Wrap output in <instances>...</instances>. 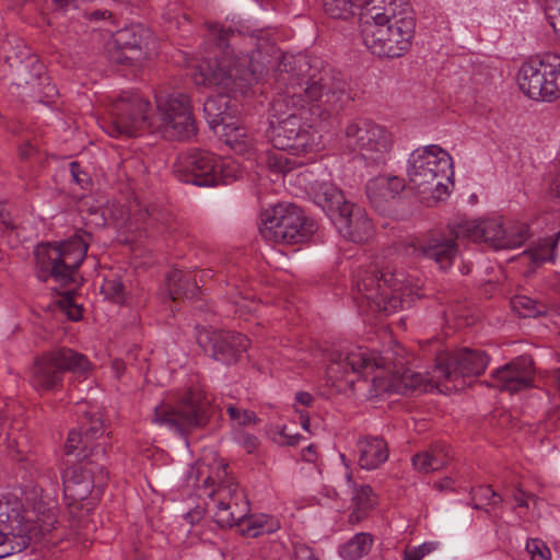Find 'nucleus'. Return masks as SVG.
Instances as JSON below:
<instances>
[{
  "label": "nucleus",
  "mask_w": 560,
  "mask_h": 560,
  "mask_svg": "<svg viewBox=\"0 0 560 560\" xmlns=\"http://www.w3.org/2000/svg\"><path fill=\"white\" fill-rule=\"evenodd\" d=\"M276 82L282 90L272 103L270 140L277 150L293 155L315 149V132L302 124L304 114L326 120L337 115L349 100L346 82L331 69H316L304 59L284 57L278 67Z\"/></svg>",
  "instance_id": "nucleus-1"
},
{
  "label": "nucleus",
  "mask_w": 560,
  "mask_h": 560,
  "mask_svg": "<svg viewBox=\"0 0 560 560\" xmlns=\"http://www.w3.org/2000/svg\"><path fill=\"white\" fill-rule=\"evenodd\" d=\"M208 28L219 52L213 58L202 59L191 78L198 86L218 88L225 92L208 97L203 113L210 128L218 132V128L222 127L226 144L243 154L252 149V141L243 128L232 122L229 93H245L255 81V73L247 56H235L230 49L229 38L234 35L231 27L224 28L213 23L208 24Z\"/></svg>",
  "instance_id": "nucleus-2"
},
{
  "label": "nucleus",
  "mask_w": 560,
  "mask_h": 560,
  "mask_svg": "<svg viewBox=\"0 0 560 560\" xmlns=\"http://www.w3.org/2000/svg\"><path fill=\"white\" fill-rule=\"evenodd\" d=\"M375 370L382 371L373 382L384 378L383 390L409 395L415 390L427 392L433 387L432 380L421 373L405 368L404 349L396 346L383 352H370L362 347H351L334 351L326 368L327 383L342 390L353 388L357 381L366 377Z\"/></svg>",
  "instance_id": "nucleus-3"
},
{
  "label": "nucleus",
  "mask_w": 560,
  "mask_h": 560,
  "mask_svg": "<svg viewBox=\"0 0 560 560\" xmlns=\"http://www.w3.org/2000/svg\"><path fill=\"white\" fill-rule=\"evenodd\" d=\"M528 225L521 222L504 224L501 219L489 218L480 221H466L454 228L448 235L432 232L422 240L412 242L413 253L433 260L440 269H448L458 254L456 240L468 238L483 242L495 249L522 246L528 238Z\"/></svg>",
  "instance_id": "nucleus-4"
},
{
  "label": "nucleus",
  "mask_w": 560,
  "mask_h": 560,
  "mask_svg": "<svg viewBox=\"0 0 560 560\" xmlns=\"http://www.w3.org/2000/svg\"><path fill=\"white\" fill-rule=\"evenodd\" d=\"M363 44L380 58L405 55L415 35V18L406 0H369L360 19Z\"/></svg>",
  "instance_id": "nucleus-5"
},
{
  "label": "nucleus",
  "mask_w": 560,
  "mask_h": 560,
  "mask_svg": "<svg viewBox=\"0 0 560 560\" xmlns=\"http://www.w3.org/2000/svg\"><path fill=\"white\" fill-rule=\"evenodd\" d=\"M91 234L77 232L72 237L59 245L40 244L34 252L37 278L46 282L54 278L61 284H69L84 260Z\"/></svg>",
  "instance_id": "nucleus-6"
},
{
  "label": "nucleus",
  "mask_w": 560,
  "mask_h": 560,
  "mask_svg": "<svg viewBox=\"0 0 560 560\" xmlns=\"http://www.w3.org/2000/svg\"><path fill=\"white\" fill-rule=\"evenodd\" d=\"M229 465L221 464L215 471V476H208L203 480L205 488L211 489L208 493L210 498L209 508L213 512L214 522L222 528L240 525L249 513V503L242 489L229 477Z\"/></svg>",
  "instance_id": "nucleus-7"
},
{
  "label": "nucleus",
  "mask_w": 560,
  "mask_h": 560,
  "mask_svg": "<svg viewBox=\"0 0 560 560\" xmlns=\"http://www.w3.org/2000/svg\"><path fill=\"white\" fill-rule=\"evenodd\" d=\"M148 128L166 140H186L197 133L188 95L174 92L156 97V110L151 116Z\"/></svg>",
  "instance_id": "nucleus-8"
},
{
  "label": "nucleus",
  "mask_w": 560,
  "mask_h": 560,
  "mask_svg": "<svg viewBox=\"0 0 560 560\" xmlns=\"http://www.w3.org/2000/svg\"><path fill=\"white\" fill-rule=\"evenodd\" d=\"M316 224L295 205L279 203L261 215L259 232L266 241L296 244L307 240Z\"/></svg>",
  "instance_id": "nucleus-9"
},
{
  "label": "nucleus",
  "mask_w": 560,
  "mask_h": 560,
  "mask_svg": "<svg viewBox=\"0 0 560 560\" xmlns=\"http://www.w3.org/2000/svg\"><path fill=\"white\" fill-rule=\"evenodd\" d=\"M91 369L88 358L70 348H58L36 358L31 382L40 390H55L62 384L65 372L83 375Z\"/></svg>",
  "instance_id": "nucleus-10"
},
{
  "label": "nucleus",
  "mask_w": 560,
  "mask_h": 560,
  "mask_svg": "<svg viewBox=\"0 0 560 560\" xmlns=\"http://www.w3.org/2000/svg\"><path fill=\"white\" fill-rule=\"evenodd\" d=\"M345 145L358 151L371 165H384L393 147L390 133L373 120L358 117L347 122L343 131Z\"/></svg>",
  "instance_id": "nucleus-11"
},
{
  "label": "nucleus",
  "mask_w": 560,
  "mask_h": 560,
  "mask_svg": "<svg viewBox=\"0 0 560 560\" xmlns=\"http://www.w3.org/2000/svg\"><path fill=\"white\" fill-rule=\"evenodd\" d=\"M401 279L393 272L372 266L358 275L355 300L360 306L366 305L372 312L389 314L401 301L394 293L400 289Z\"/></svg>",
  "instance_id": "nucleus-12"
},
{
  "label": "nucleus",
  "mask_w": 560,
  "mask_h": 560,
  "mask_svg": "<svg viewBox=\"0 0 560 560\" xmlns=\"http://www.w3.org/2000/svg\"><path fill=\"white\" fill-rule=\"evenodd\" d=\"M211 409L210 402L200 392L189 389L176 405L156 406L153 421L167 425L180 435H188L209 422Z\"/></svg>",
  "instance_id": "nucleus-13"
},
{
  "label": "nucleus",
  "mask_w": 560,
  "mask_h": 560,
  "mask_svg": "<svg viewBox=\"0 0 560 560\" xmlns=\"http://www.w3.org/2000/svg\"><path fill=\"white\" fill-rule=\"evenodd\" d=\"M4 63L11 69L12 86L20 90L23 100L49 104L58 95L45 66L35 56L27 55L24 59L18 55L5 56Z\"/></svg>",
  "instance_id": "nucleus-14"
},
{
  "label": "nucleus",
  "mask_w": 560,
  "mask_h": 560,
  "mask_svg": "<svg viewBox=\"0 0 560 560\" xmlns=\"http://www.w3.org/2000/svg\"><path fill=\"white\" fill-rule=\"evenodd\" d=\"M530 58L518 70L517 83L529 98L552 102L560 97V59Z\"/></svg>",
  "instance_id": "nucleus-15"
},
{
  "label": "nucleus",
  "mask_w": 560,
  "mask_h": 560,
  "mask_svg": "<svg viewBox=\"0 0 560 560\" xmlns=\"http://www.w3.org/2000/svg\"><path fill=\"white\" fill-rule=\"evenodd\" d=\"M105 447L96 444L90 454H83L80 463L69 467L63 474L65 492L73 500L86 499L93 489H101L108 479L103 463Z\"/></svg>",
  "instance_id": "nucleus-16"
},
{
  "label": "nucleus",
  "mask_w": 560,
  "mask_h": 560,
  "mask_svg": "<svg viewBox=\"0 0 560 560\" xmlns=\"http://www.w3.org/2000/svg\"><path fill=\"white\" fill-rule=\"evenodd\" d=\"M174 167L182 182L200 187L225 184L230 176L224 164L212 153L198 149L180 153Z\"/></svg>",
  "instance_id": "nucleus-17"
},
{
  "label": "nucleus",
  "mask_w": 560,
  "mask_h": 560,
  "mask_svg": "<svg viewBox=\"0 0 560 560\" xmlns=\"http://www.w3.org/2000/svg\"><path fill=\"white\" fill-rule=\"evenodd\" d=\"M31 527L20 500L0 498V559L27 548L31 541Z\"/></svg>",
  "instance_id": "nucleus-18"
},
{
  "label": "nucleus",
  "mask_w": 560,
  "mask_h": 560,
  "mask_svg": "<svg viewBox=\"0 0 560 560\" xmlns=\"http://www.w3.org/2000/svg\"><path fill=\"white\" fill-rule=\"evenodd\" d=\"M452 166L451 155L439 145H428L421 152L416 151L410 158L408 168L409 182L420 192H425L435 186L436 190L445 189L438 179L446 177V171Z\"/></svg>",
  "instance_id": "nucleus-19"
},
{
  "label": "nucleus",
  "mask_w": 560,
  "mask_h": 560,
  "mask_svg": "<svg viewBox=\"0 0 560 560\" xmlns=\"http://www.w3.org/2000/svg\"><path fill=\"white\" fill-rule=\"evenodd\" d=\"M488 363L489 357L480 350L463 348L455 351H444L436 357L435 373L439 374L438 377L454 382L453 388L458 390L465 387L466 377L480 375Z\"/></svg>",
  "instance_id": "nucleus-20"
},
{
  "label": "nucleus",
  "mask_w": 560,
  "mask_h": 560,
  "mask_svg": "<svg viewBox=\"0 0 560 560\" xmlns=\"http://www.w3.org/2000/svg\"><path fill=\"white\" fill-rule=\"evenodd\" d=\"M149 103L138 94L126 93L115 100L109 108L110 117L106 131L109 136H135L148 127L151 116L147 115Z\"/></svg>",
  "instance_id": "nucleus-21"
},
{
  "label": "nucleus",
  "mask_w": 560,
  "mask_h": 560,
  "mask_svg": "<svg viewBox=\"0 0 560 560\" xmlns=\"http://www.w3.org/2000/svg\"><path fill=\"white\" fill-rule=\"evenodd\" d=\"M196 339L206 353L228 365L236 363L249 345L248 338L242 334L206 328L198 329Z\"/></svg>",
  "instance_id": "nucleus-22"
},
{
  "label": "nucleus",
  "mask_w": 560,
  "mask_h": 560,
  "mask_svg": "<svg viewBox=\"0 0 560 560\" xmlns=\"http://www.w3.org/2000/svg\"><path fill=\"white\" fill-rule=\"evenodd\" d=\"M151 39V32L140 24L124 27L114 35L112 59L120 65H135L145 58Z\"/></svg>",
  "instance_id": "nucleus-23"
},
{
  "label": "nucleus",
  "mask_w": 560,
  "mask_h": 560,
  "mask_svg": "<svg viewBox=\"0 0 560 560\" xmlns=\"http://www.w3.org/2000/svg\"><path fill=\"white\" fill-rule=\"evenodd\" d=\"M534 361L529 355L518 357L492 374L491 386L516 393L533 386Z\"/></svg>",
  "instance_id": "nucleus-24"
},
{
  "label": "nucleus",
  "mask_w": 560,
  "mask_h": 560,
  "mask_svg": "<svg viewBox=\"0 0 560 560\" xmlns=\"http://www.w3.org/2000/svg\"><path fill=\"white\" fill-rule=\"evenodd\" d=\"M336 224L343 237L354 243L365 242L373 231V224L368 218L366 211L351 202L343 203V207L340 208Z\"/></svg>",
  "instance_id": "nucleus-25"
},
{
  "label": "nucleus",
  "mask_w": 560,
  "mask_h": 560,
  "mask_svg": "<svg viewBox=\"0 0 560 560\" xmlns=\"http://www.w3.org/2000/svg\"><path fill=\"white\" fill-rule=\"evenodd\" d=\"M405 180L397 176H380L371 179L366 185V196L372 207L384 210L386 203L405 189Z\"/></svg>",
  "instance_id": "nucleus-26"
},
{
  "label": "nucleus",
  "mask_w": 560,
  "mask_h": 560,
  "mask_svg": "<svg viewBox=\"0 0 560 560\" xmlns=\"http://www.w3.org/2000/svg\"><path fill=\"white\" fill-rule=\"evenodd\" d=\"M361 468L376 469L388 458L387 443L381 438H365L358 442Z\"/></svg>",
  "instance_id": "nucleus-27"
},
{
  "label": "nucleus",
  "mask_w": 560,
  "mask_h": 560,
  "mask_svg": "<svg viewBox=\"0 0 560 560\" xmlns=\"http://www.w3.org/2000/svg\"><path fill=\"white\" fill-rule=\"evenodd\" d=\"M451 459L450 451L445 444H435L429 450L412 457L413 468L423 474H430L445 467Z\"/></svg>",
  "instance_id": "nucleus-28"
},
{
  "label": "nucleus",
  "mask_w": 560,
  "mask_h": 560,
  "mask_svg": "<svg viewBox=\"0 0 560 560\" xmlns=\"http://www.w3.org/2000/svg\"><path fill=\"white\" fill-rule=\"evenodd\" d=\"M311 195L314 202L327 212H338L347 203L342 191L329 182H315Z\"/></svg>",
  "instance_id": "nucleus-29"
},
{
  "label": "nucleus",
  "mask_w": 560,
  "mask_h": 560,
  "mask_svg": "<svg viewBox=\"0 0 560 560\" xmlns=\"http://www.w3.org/2000/svg\"><path fill=\"white\" fill-rule=\"evenodd\" d=\"M167 292L173 301L178 299H192L199 292L197 280L191 272L172 270L166 277Z\"/></svg>",
  "instance_id": "nucleus-30"
},
{
  "label": "nucleus",
  "mask_w": 560,
  "mask_h": 560,
  "mask_svg": "<svg viewBox=\"0 0 560 560\" xmlns=\"http://www.w3.org/2000/svg\"><path fill=\"white\" fill-rule=\"evenodd\" d=\"M373 545V537L368 533H359L340 550V555L348 560H357L366 555Z\"/></svg>",
  "instance_id": "nucleus-31"
},
{
  "label": "nucleus",
  "mask_w": 560,
  "mask_h": 560,
  "mask_svg": "<svg viewBox=\"0 0 560 560\" xmlns=\"http://www.w3.org/2000/svg\"><path fill=\"white\" fill-rule=\"evenodd\" d=\"M559 237L560 231L557 233L556 238H544L535 247L525 250L524 254L528 255L532 261L537 265L553 261Z\"/></svg>",
  "instance_id": "nucleus-32"
},
{
  "label": "nucleus",
  "mask_w": 560,
  "mask_h": 560,
  "mask_svg": "<svg viewBox=\"0 0 560 560\" xmlns=\"http://www.w3.org/2000/svg\"><path fill=\"white\" fill-rule=\"evenodd\" d=\"M104 422L102 416L84 411V420L81 423V431L85 439V445L102 435Z\"/></svg>",
  "instance_id": "nucleus-33"
},
{
  "label": "nucleus",
  "mask_w": 560,
  "mask_h": 560,
  "mask_svg": "<svg viewBox=\"0 0 560 560\" xmlns=\"http://www.w3.org/2000/svg\"><path fill=\"white\" fill-rule=\"evenodd\" d=\"M512 307L522 317H535L542 313L540 308L544 306L538 305L537 302L528 296L518 295L511 300Z\"/></svg>",
  "instance_id": "nucleus-34"
},
{
  "label": "nucleus",
  "mask_w": 560,
  "mask_h": 560,
  "mask_svg": "<svg viewBox=\"0 0 560 560\" xmlns=\"http://www.w3.org/2000/svg\"><path fill=\"white\" fill-rule=\"evenodd\" d=\"M325 12L332 19L347 20L353 15L351 0H324Z\"/></svg>",
  "instance_id": "nucleus-35"
},
{
  "label": "nucleus",
  "mask_w": 560,
  "mask_h": 560,
  "mask_svg": "<svg viewBox=\"0 0 560 560\" xmlns=\"http://www.w3.org/2000/svg\"><path fill=\"white\" fill-rule=\"evenodd\" d=\"M352 502L357 510L361 511L363 514H366L375 504V498L373 495L372 488L368 485L354 488Z\"/></svg>",
  "instance_id": "nucleus-36"
},
{
  "label": "nucleus",
  "mask_w": 560,
  "mask_h": 560,
  "mask_svg": "<svg viewBox=\"0 0 560 560\" xmlns=\"http://www.w3.org/2000/svg\"><path fill=\"white\" fill-rule=\"evenodd\" d=\"M240 524H244L246 527L243 530L250 537H258L261 534L270 533L273 530L272 526L267 525V516H246Z\"/></svg>",
  "instance_id": "nucleus-37"
},
{
  "label": "nucleus",
  "mask_w": 560,
  "mask_h": 560,
  "mask_svg": "<svg viewBox=\"0 0 560 560\" xmlns=\"http://www.w3.org/2000/svg\"><path fill=\"white\" fill-rule=\"evenodd\" d=\"M287 150H277V152L269 153L267 156L268 167L277 173H287L293 168L295 161L290 160L285 152Z\"/></svg>",
  "instance_id": "nucleus-38"
},
{
  "label": "nucleus",
  "mask_w": 560,
  "mask_h": 560,
  "mask_svg": "<svg viewBox=\"0 0 560 560\" xmlns=\"http://www.w3.org/2000/svg\"><path fill=\"white\" fill-rule=\"evenodd\" d=\"M88 2L85 0L80 1V10H71L70 19L71 20H81V18L90 20V21H100L106 20L112 16V13L108 10L101 9H89L85 5Z\"/></svg>",
  "instance_id": "nucleus-39"
},
{
  "label": "nucleus",
  "mask_w": 560,
  "mask_h": 560,
  "mask_svg": "<svg viewBox=\"0 0 560 560\" xmlns=\"http://www.w3.org/2000/svg\"><path fill=\"white\" fill-rule=\"evenodd\" d=\"M58 310L65 313L70 320L77 322L82 317V308L73 303L71 292H66L55 305Z\"/></svg>",
  "instance_id": "nucleus-40"
},
{
  "label": "nucleus",
  "mask_w": 560,
  "mask_h": 560,
  "mask_svg": "<svg viewBox=\"0 0 560 560\" xmlns=\"http://www.w3.org/2000/svg\"><path fill=\"white\" fill-rule=\"evenodd\" d=\"M102 292L110 300L121 303L125 296V285L119 278L106 279Z\"/></svg>",
  "instance_id": "nucleus-41"
},
{
  "label": "nucleus",
  "mask_w": 560,
  "mask_h": 560,
  "mask_svg": "<svg viewBox=\"0 0 560 560\" xmlns=\"http://www.w3.org/2000/svg\"><path fill=\"white\" fill-rule=\"evenodd\" d=\"M226 412L237 425L255 424L258 420L254 411L240 409L233 405L226 407Z\"/></svg>",
  "instance_id": "nucleus-42"
},
{
  "label": "nucleus",
  "mask_w": 560,
  "mask_h": 560,
  "mask_svg": "<svg viewBox=\"0 0 560 560\" xmlns=\"http://www.w3.org/2000/svg\"><path fill=\"white\" fill-rule=\"evenodd\" d=\"M544 11L555 33L560 35V0H546Z\"/></svg>",
  "instance_id": "nucleus-43"
},
{
  "label": "nucleus",
  "mask_w": 560,
  "mask_h": 560,
  "mask_svg": "<svg viewBox=\"0 0 560 560\" xmlns=\"http://www.w3.org/2000/svg\"><path fill=\"white\" fill-rule=\"evenodd\" d=\"M80 444H83L82 450L77 454L78 459L82 457L83 454L86 453V448L89 445H85V439L82 432L71 431L68 435L65 451L68 456L74 455L75 451L79 450Z\"/></svg>",
  "instance_id": "nucleus-44"
},
{
  "label": "nucleus",
  "mask_w": 560,
  "mask_h": 560,
  "mask_svg": "<svg viewBox=\"0 0 560 560\" xmlns=\"http://www.w3.org/2000/svg\"><path fill=\"white\" fill-rule=\"evenodd\" d=\"M526 550L530 553L532 560H550L549 548L539 539L527 541Z\"/></svg>",
  "instance_id": "nucleus-45"
},
{
  "label": "nucleus",
  "mask_w": 560,
  "mask_h": 560,
  "mask_svg": "<svg viewBox=\"0 0 560 560\" xmlns=\"http://www.w3.org/2000/svg\"><path fill=\"white\" fill-rule=\"evenodd\" d=\"M81 0H52L55 9L52 11V18H57L60 14H68L71 10H80Z\"/></svg>",
  "instance_id": "nucleus-46"
},
{
  "label": "nucleus",
  "mask_w": 560,
  "mask_h": 560,
  "mask_svg": "<svg viewBox=\"0 0 560 560\" xmlns=\"http://www.w3.org/2000/svg\"><path fill=\"white\" fill-rule=\"evenodd\" d=\"M69 167L73 182L78 184L81 188H86L90 185L91 179L89 175L82 171L79 162H71Z\"/></svg>",
  "instance_id": "nucleus-47"
},
{
  "label": "nucleus",
  "mask_w": 560,
  "mask_h": 560,
  "mask_svg": "<svg viewBox=\"0 0 560 560\" xmlns=\"http://www.w3.org/2000/svg\"><path fill=\"white\" fill-rule=\"evenodd\" d=\"M474 495L488 500L490 504H498L501 501L500 494L493 491L490 486L479 487L474 491Z\"/></svg>",
  "instance_id": "nucleus-48"
},
{
  "label": "nucleus",
  "mask_w": 560,
  "mask_h": 560,
  "mask_svg": "<svg viewBox=\"0 0 560 560\" xmlns=\"http://www.w3.org/2000/svg\"><path fill=\"white\" fill-rule=\"evenodd\" d=\"M259 445V440L257 436L253 434H244L242 436V446L247 451V453H253Z\"/></svg>",
  "instance_id": "nucleus-49"
},
{
  "label": "nucleus",
  "mask_w": 560,
  "mask_h": 560,
  "mask_svg": "<svg viewBox=\"0 0 560 560\" xmlns=\"http://www.w3.org/2000/svg\"><path fill=\"white\" fill-rule=\"evenodd\" d=\"M550 198L560 206V177L552 180L549 191Z\"/></svg>",
  "instance_id": "nucleus-50"
},
{
  "label": "nucleus",
  "mask_w": 560,
  "mask_h": 560,
  "mask_svg": "<svg viewBox=\"0 0 560 560\" xmlns=\"http://www.w3.org/2000/svg\"><path fill=\"white\" fill-rule=\"evenodd\" d=\"M295 400L303 406L310 407L313 404L314 398L307 392H299L295 395Z\"/></svg>",
  "instance_id": "nucleus-51"
},
{
  "label": "nucleus",
  "mask_w": 560,
  "mask_h": 560,
  "mask_svg": "<svg viewBox=\"0 0 560 560\" xmlns=\"http://www.w3.org/2000/svg\"><path fill=\"white\" fill-rule=\"evenodd\" d=\"M154 214H155L154 207H145L144 209H139V212L137 214L139 218L137 220L145 221L149 218L154 217Z\"/></svg>",
  "instance_id": "nucleus-52"
},
{
  "label": "nucleus",
  "mask_w": 560,
  "mask_h": 560,
  "mask_svg": "<svg viewBox=\"0 0 560 560\" xmlns=\"http://www.w3.org/2000/svg\"><path fill=\"white\" fill-rule=\"evenodd\" d=\"M529 495H527L523 490L521 489H517L514 494H513V498L514 500L516 501V503L518 504V506H527V498Z\"/></svg>",
  "instance_id": "nucleus-53"
},
{
  "label": "nucleus",
  "mask_w": 560,
  "mask_h": 560,
  "mask_svg": "<svg viewBox=\"0 0 560 560\" xmlns=\"http://www.w3.org/2000/svg\"><path fill=\"white\" fill-rule=\"evenodd\" d=\"M302 457L305 462L313 463L316 458V453L313 445H308L302 451Z\"/></svg>",
  "instance_id": "nucleus-54"
},
{
  "label": "nucleus",
  "mask_w": 560,
  "mask_h": 560,
  "mask_svg": "<svg viewBox=\"0 0 560 560\" xmlns=\"http://www.w3.org/2000/svg\"><path fill=\"white\" fill-rule=\"evenodd\" d=\"M433 550V545L432 544H423L422 546H420L419 548H417L416 550H413V552L420 558L422 559L424 556H427L428 553H430L431 551Z\"/></svg>",
  "instance_id": "nucleus-55"
},
{
  "label": "nucleus",
  "mask_w": 560,
  "mask_h": 560,
  "mask_svg": "<svg viewBox=\"0 0 560 560\" xmlns=\"http://www.w3.org/2000/svg\"><path fill=\"white\" fill-rule=\"evenodd\" d=\"M299 412V419L302 428L305 431H310V417L308 413L304 410H296Z\"/></svg>",
  "instance_id": "nucleus-56"
},
{
  "label": "nucleus",
  "mask_w": 560,
  "mask_h": 560,
  "mask_svg": "<svg viewBox=\"0 0 560 560\" xmlns=\"http://www.w3.org/2000/svg\"><path fill=\"white\" fill-rule=\"evenodd\" d=\"M366 514H363L361 511L357 510L354 506L353 511L349 515V522L351 524L359 523L361 520L365 517Z\"/></svg>",
  "instance_id": "nucleus-57"
},
{
  "label": "nucleus",
  "mask_w": 560,
  "mask_h": 560,
  "mask_svg": "<svg viewBox=\"0 0 560 560\" xmlns=\"http://www.w3.org/2000/svg\"><path fill=\"white\" fill-rule=\"evenodd\" d=\"M281 435L284 438L283 443L288 445H296L301 439L300 435H288L284 430L281 432Z\"/></svg>",
  "instance_id": "nucleus-58"
},
{
  "label": "nucleus",
  "mask_w": 560,
  "mask_h": 560,
  "mask_svg": "<svg viewBox=\"0 0 560 560\" xmlns=\"http://www.w3.org/2000/svg\"><path fill=\"white\" fill-rule=\"evenodd\" d=\"M185 517L190 522L191 524L195 522H198L201 518V513L199 511L195 512H188Z\"/></svg>",
  "instance_id": "nucleus-59"
},
{
  "label": "nucleus",
  "mask_w": 560,
  "mask_h": 560,
  "mask_svg": "<svg viewBox=\"0 0 560 560\" xmlns=\"http://www.w3.org/2000/svg\"><path fill=\"white\" fill-rule=\"evenodd\" d=\"M32 150H33V148L28 143L25 144L24 147H22L20 149V156H21V159H23V160L27 159L30 156Z\"/></svg>",
  "instance_id": "nucleus-60"
},
{
  "label": "nucleus",
  "mask_w": 560,
  "mask_h": 560,
  "mask_svg": "<svg viewBox=\"0 0 560 560\" xmlns=\"http://www.w3.org/2000/svg\"><path fill=\"white\" fill-rule=\"evenodd\" d=\"M113 369L115 370L117 376H119L125 371V364L122 361L115 360L113 362Z\"/></svg>",
  "instance_id": "nucleus-61"
},
{
  "label": "nucleus",
  "mask_w": 560,
  "mask_h": 560,
  "mask_svg": "<svg viewBox=\"0 0 560 560\" xmlns=\"http://www.w3.org/2000/svg\"><path fill=\"white\" fill-rule=\"evenodd\" d=\"M404 560H421L413 551L406 552Z\"/></svg>",
  "instance_id": "nucleus-62"
},
{
  "label": "nucleus",
  "mask_w": 560,
  "mask_h": 560,
  "mask_svg": "<svg viewBox=\"0 0 560 560\" xmlns=\"http://www.w3.org/2000/svg\"><path fill=\"white\" fill-rule=\"evenodd\" d=\"M212 277V270H202L201 272V280L208 279Z\"/></svg>",
  "instance_id": "nucleus-63"
},
{
  "label": "nucleus",
  "mask_w": 560,
  "mask_h": 560,
  "mask_svg": "<svg viewBox=\"0 0 560 560\" xmlns=\"http://www.w3.org/2000/svg\"><path fill=\"white\" fill-rule=\"evenodd\" d=\"M553 378L557 381V383H558V387H559V389H560V368L555 370V372H553Z\"/></svg>",
  "instance_id": "nucleus-64"
}]
</instances>
